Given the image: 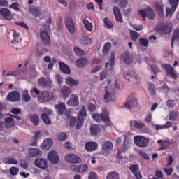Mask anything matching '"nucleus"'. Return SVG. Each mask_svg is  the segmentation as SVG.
I'll list each match as a JSON object with an SVG mask.
<instances>
[{
  "instance_id": "nucleus-1",
  "label": "nucleus",
  "mask_w": 179,
  "mask_h": 179,
  "mask_svg": "<svg viewBox=\"0 0 179 179\" xmlns=\"http://www.w3.org/2000/svg\"><path fill=\"white\" fill-rule=\"evenodd\" d=\"M138 15L142 17V20H146V17L152 20L155 17V11H153L152 7L148 6L146 9L140 10Z\"/></svg>"
},
{
  "instance_id": "nucleus-2",
  "label": "nucleus",
  "mask_w": 179,
  "mask_h": 179,
  "mask_svg": "<svg viewBox=\"0 0 179 179\" xmlns=\"http://www.w3.org/2000/svg\"><path fill=\"white\" fill-rule=\"evenodd\" d=\"M124 76L127 80H129L130 82H132V83L138 84L141 83L139 76L134 71L128 70L125 71Z\"/></svg>"
},
{
  "instance_id": "nucleus-3",
  "label": "nucleus",
  "mask_w": 179,
  "mask_h": 179,
  "mask_svg": "<svg viewBox=\"0 0 179 179\" xmlns=\"http://www.w3.org/2000/svg\"><path fill=\"white\" fill-rule=\"evenodd\" d=\"M103 101L110 103L115 101V91L112 88L105 87V94L103 96Z\"/></svg>"
},
{
  "instance_id": "nucleus-4",
  "label": "nucleus",
  "mask_w": 179,
  "mask_h": 179,
  "mask_svg": "<svg viewBox=\"0 0 179 179\" xmlns=\"http://www.w3.org/2000/svg\"><path fill=\"white\" fill-rule=\"evenodd\" d=\"M162 69L165 71L166 76H171L172 79H177V73L174 71V69L169 64H162Z\"/></svg>"
},
{
  "instance_id": "nucleus-5",
  "label": "nucleus",
  "mask_w": 179,
  "mask_h": 179,
  "mask_svg": "<svg viewBox=\"0 0 179 179\" xmlns=\"http://www.w3.org/2000/svg\"><path fill=\"white\" fill-rule=\"evenodd\" d=\"M134 143L138 148H146L149 145V138L142 136H136L134 137Z\"/></svg>"
},
{
  "instance_id": "nucleus-6",
  "label": "nucleus",
  "mask_w": 179,
  "mask_h": 179,
  "mask_svg": "<svg viewBox=\"0 0 179 179\" xmlns=\"http://www.w3.org/2000/svg\"><path fill=\"white\" fill-rule=\"evenodd\" d=\"M113 148H114V145L110 141H105L102 143L101 152L103 155H110L111 153V150H113Z\"/></svg>"
},
{
  "instance_id": "nucleus-7",
  "label": "nucleus",
  "mask_w": 179,
  "mask_h": 179,
  "mask_svg": "<svg viewBox=\"0 0 179 179\" xmlns=\"http://www.w3.org/2000/svg\"><path fill=\"white\" fill-rule=\"evenodd\" d=\"M92 118L97 122H101V121H104V122H110V118H108V115L106 113H102L101 115L99 113H93Z\"/></svg>"
},
{
  "instance_id": "nucleus-8",
  "label": "nucleus",
  "mask_w": 179,
  "mask_h": 179,
  "mask_svg": "<svg viewBox=\"0 0 179 179\" xmlns=\"http://www.w3.org/2000/svg\"><path fill=\"white\" fill-rule=\"evenodd\" d=\"M65 160L67 161L68 163H72L73 164L82 163V159L80 157L75 154H67L65 156Z\"/></svg>"
},
{
  "instance_id": "nucleus-9",
  "label": "nucleus",
  "mask_w": 179,
  "mask_h": 179,
  "mask_svg": "<svg viewBox=\"0 0 179 179\" xmlns=\"http://www.w3.org/2000/svg\"><path fill=\"white\" fill-rule=\"evenodd\" d=\"M20 34L15 30H11L8 32V38L13 43V44H17L19 43V37Z\"/></svg>"
},
{
  "instance_id": "nucleus-10",
  "label": "nucleus",
  "mask_w": 179,
  "mask_h": 179,
  "mask_svg": "<svg viewBox=\"0 0 179 179\" xmlns=\"http://www.w3.org/2000/svg\"><path fill=\"white\" fill-rule=\"evenodd\" d=\"M129 170L136 179L142 178V173H141V170H139V165H131L129 166Z\"/></svg>"
},
{
  "instance_id": "nucleus-11",
  "label": "nucleus",
  "mask_w": 179,
  "mask_h": 179,
  "mask_svg": "<svg viewBox=\"0 0 179 179\" xmlns=\"http://www.w3.org/2000/svg\"><path fill=\"white\" fill-rule=\"evenodd\" d=\"M121 61H123L124 64L128 65L134 62V57L129 54V52H124L120 57Z\"/></svg>"
},
{
  "instance_id": "nucleus-12",
  "label": "nucleus",
  "mask_w": 179,
  "mask_h": 179,
  "mask_svg": "<svg viewBox=\"0 0 179 179\" xmlns=\"http://www.w3.org/2000/svg\"><path fill=\"white\" fill-rule=\"evenodd\" d=\"M48 160H49L52 164H58L59 160L58 153L55 151H50L48 155Z\"/></svg>"
},
{
  "instance_id": "nucleus-13",
  "label": "nucleus",
  "mask_w": 179,
  "mask_h": 179,
  "mask_svg": "<svg viewBox=\"0 0 179 179\" xmlns=\"http://www.w3.org/2000/svg\"><path fill=\"white\" fill-rule=\"evenodd\" d=\"M34 165L38 169H47L48 167L47 159L37 158L34 162Z\"/></svg>"
},
{
  "instance_id": "nucleus-14",
  "label": "nucleus",
  "mask_w": 179,
  "mask_h": 179,
  "mask_svg": "<svg viewBox=\"0 0 179 179\" xmlns=\"http://www.w3.org/2000/svg\"><path fill=\"white\" fill-rule=\"evenodd\" d=\"M6 100L11 102L19 101L20 100V94L17 91H12L7 95Z\"/></svg>"
},
{
  "instance_id": "nucleus-15",
  "label": "nucleus",
  "mask_w": 179,
  "mask_h": 179,
  "mask_svg": "<svg viewBox=\"0 0 179 179\" xmlns=\"http://www.w3.org/2000/svg\"><path fill=\"white\" fill-rule=\"evenodd\" d=\"M67 106L69 107H78L79 106V98L76 94H72L69 100L67 101Z\"/></svg>"
},
{
  "instance_id": "nucleus-16",
  "label": "nucleus",
  "mask_w": 179,
  "mask_h": 179,
  "mask_svg": "<svg viewBox=\"0 0 179 179\" xmlns=\"http://www.w3.org/2000/svg\"><path fill=\"white\" fill-rule=\"evenodd\" d=\"M113 13L115 17L116 22L122 23V15H121V10H120V7H118V6H114L113 7Z\"/></svg>"
},
{
  "instance_id": "nucleus-17",
  "label": "nucleus",
  "mask_w": 179,
  "mask_h": 179,
  "mask_svg": "<svg viewBox=\"0 0 179 179\" xmlns=\"http://www.w3.org/2000/svg\"><path fill=\"white\" fill-rule=\"evenodd\" d=\"M40 37L43 44H45V45H50V43H51V39L50 38V35H48V33L47 31H41L40 33Z\"/></svg>"
},
{
  "instance_id": "nucleus-18",
  "label": "nucleus",
  "mask_w": 179,
  "mask_h": 179,
  "mask_svg": "<svg viewBox=\"0 0 179 179\" xmlns=\"http://www.w3.org/2000/svg\"><path fill=\"white\" fill-rule=\"evenodd\" d=\"M39 99L40 100H43V101H50V100L54 99V96H52V93L43 91L41 92V95H39Z\"/></svg>"
},
{
  "instance_id": "nucleus-19",
  "label": "nucleus",
  "mask_w": 179,
  "mask_h": 179,
  "mask_svg": "<svg viewBox=\"0 0 179 179\" xmlns=\"http://www.w3.org/2000/svg\"><path fill=\"white\" fill-rule=\"evenodd\" d=\"M66 26L71 34H73V33H75V22H73V20H72V18H67L66 21Z\"/></svg>"
},
{
  "instance_id": "nucleus-20",
  "label": "nucleus",
  "mask_w": 179,
  "mask_h": 179,
  "mask_svg": "<svg viewBox=\"0 0 179 179\" xmlns=\"http://www.w3.org/2000/svg\"><path fill=\"white\" fill-rule=\"evenodd\" d=\"M97 143L89 141L85 144V148L87 152H94L97 149Z\"/></svg>"
},
{
  "instance_id": "nucleus-21",
  "label": "nucleus",
  "mask_w": 179,
  "mask_h": 179,
  "mask_svg": "<svg viewBox=\"0 0 179 179\" xmlns=\"http://www.w3.org/2000/svg\"><path fill=\"white\" fill-rule=\"evenodd\" d=\"M38 84L41 87H50L51 86V80L43 77L38 79Z\"/></svg>"
},
{
  "instance_id": "nucleus-22",
  "label": "nucleus",
  "mask_w": 179,
  "mask_h": 179,
  "mask_svg": "<svg viewBox=\"0 0 179 179\" xmlns=\"http://www.w3.org/2000/svg\"><path fill=\"white\" fill-rule=\"evenodd\" d=\"M159 31L162 33V34H169V33L171 31V24H164L159 29Z\"/></svg>"
},
{
  "instance_id": "nucleus-23",
  "label": "nucleus",
  "mask_w": 179,
  "mask_h": 179,
  "mask_svg": "<svg viewBox=\"0 0 179 179\" xmlns=\"http://www.w3.org/2000/svg\"><path fill=\"white\" fill-rule=\"evenodd\" d=\"M28 119L35 127H37L38 124H40V117H38V115L37 114H29L28 115Z\"/></svg>"
},
{
  "instance_id": "nucleus-24",
  "label": "nucleus",
  "mask_w": 179,
  "mask_h": 179,
  "mask_svg": "<svg viewBox=\"0 0 179 179\" xmlns=\"http://www.w3.org/2000/svg\"><path fill=\"white\" fill-rule=\"evenodd\" d=\"M155 8L157 10L159 16H163L164 13V8H163V3L160 1H155Z\"/></svg>"
},
{
  "instance_id": "nucleus-25",
  "label": "nucleus",
  "mask_w": 179,
  "mask_h": 179,
  "mask_svg": "<svg viewBox=\"0 0 179 179\" xmlns=\"http://www.w3.org/2000/svg\"><path fill=\"white\" fill-rule=\"evenodd\" d=\"M136 104H138V101L136 99V98H132L131 100L124 103V108L127 110H131V108H134Z\"/></svg>"
},
{
  "instance_id": "nucleus-26",
  "label": "nucleus",
  "mask_w": 179,
  "mask_h": 179,
  "mask_svg": "<svg viewBox=\"0 0 179 179\" xmlns=\"http://www.w3.org/2000/svg\"><path fill=\"white\" fill-rule=\"evenodd\" d=\"M51 146H52V139L46 138L43 141L42 145H41V148L43 150H48V149H50Z\"/></svg>"
},
{
  "instance_id": "nucleus-27",
  "label": "nucleus",
  "mask_w": 179,
  "mask_h": 179,
  "mask_svg": "<svg viewBox=\"0 0 179 179\" xmlns=\"http://www.w3.org/2000/svg\"><path fill=\"white\" fill-rule=\"evenodd\" d=\"M157 143L159 145V150H166L168 148H170V141H162V140H157Z\"/></svg>"
},
{
  "instance_id": "nucleus-28",
  "label": "nucleus",
  "mask_w": 179,
  "mask_h": 179,
  "mask_svg": "<svg viewBox=\"0 0 179 179\" xmlns=\"http://www.w3.org/2000/svg\"><path fill=\"white\" fill-rule=\"evenodd\" d=\"M55 108H56L59 115H62V114H64V113H65L66 110V106L64 103H60L59 104L55 105Z\"/></svg>"
},
{
  "instance_id": "nucleus-29",
  "label": "nucleus",
  "mask_w": 179,
  "mask_h": 179,
  "mask_svg": "<svg viewBox=\"0 0 179 179\" xmlns=\"http://www.w3.org/2000/svg\"><path fill=\"white\" fill-rule=\"evenodd\" d=\"M59 66L60 71H62V72H63L64 73H66V75H69V73H71V69L65 63L59 62Z\"/></svg>"
},
{
  "instance_id": "nucleus-30",
  "label": "nucleus",
  "mask_w": 179,
  "mask_h": 179,
  "mask_svg": "<svg viewBox=\"0 0 179 179\" xmlns=\"http://www.w3.org/2000/svg\"><path fill=\"white\" fill-rule=\"evenodd\" d=\"M60 93L63 97H69V95L72 94V90L66 86H64L61 88Z\"/></svg>"
},
{
  "instance_id": "nucleus-31",
  "label": "nucleus",
  "mask_w": 179,
  "mask_h": 179,
  "mask_svg": "<svg viewBox=\"0 0 179 179\" xmlns=\"http://www.w3.org/2000/svg\"><path fill=\"white\" fill-rule=\"evenodd\" d=\"M0 13L5 17V19H7V20H11L12 19V13H10V10L8 8H1L0 10Z\"/></svg>"
},
{
  "instance_id": "nucleus-32",
  "label": "nucleus",
  "mask_w": 179,
  "mask_h": 179,
  "mask_svg": "<svg viewBox=\"0 0 179 179\" xmlns=\"http://www.w3.org/2000/svg\"><path fill=\"white\" fill-rule=\"evenodd\" d=\"M89 64V62L87 61V59L81 57L78 59L77 61H76V65L78 68H84V66H86Z\"/></svg>"
},
{
  "instance_id": "nucleus-33",
  "label": "nucleus",
  "mask_w": 179,
  "mask_h": 179,
  "mask_svg": "<svg viewBox=\"0 0 179 179\" xmlns=\"http://www.w3.org/2000/svg\"><path fill=\"white\" fill-rule=\"evenodd\" d=\"M173 44H176L177 45H179V29H177L173 31L171 41V47H173Z\"/></svg>"
},
{
  "instance_id": "nucleus-34",
  "label": "nucleus",
  "mask_w": 179,
  "mask_h": 179,
  "mask_svg": "<svg viewBox=\"0 0 179 179\" xmlns=\"http://www.w3.org/2000/svg\"><path fill=\"white\" fill-rule=\"evenodd\" d=\"M66 85L73 87V86H78L79 85V80L72 78V77L66 78Z\"/></svg>"
},
{
  "instance_id": "nucleus-35",
  "label": "nucleus",
  "mask_w": 179,
  "mask_h": 179,
  "mask_svg": "<svg viewBox=\"0 0 179 179\" xmlns=\"http://www.w3.org/2000/svg\"><path fill=\"white\" fill-rule=\"evenodd\" d=\"M41 150L38 148H29V156H32V157H37L38 156H41Z\"/></svg>"
},
{
  "instance_id": "nucleus-36",
  "label": "nucleus",
  "mask_w": 179,
  "mask_h": 179,
  "mask_svg": "<svg viewBox=\"0 0 179 179\" xmlns=\"http://www.w3.org/2000/svg\"><path fill=\"white\" fill-rule=\"evenodd\" d=\"M171 127V122H167L165 124H154V128L156 131H160V129H167Z\"/></svg>"
},
{
  "instance_id": "nucleus-37",
  "label": "nucleus",
  "mask_w": 179,
  "mask_h": 179,
  "mask_svg": "<svg viewBox=\"0 0 179 179\" xmlns=\"http://www.w3.org/2000/svg\"><path fill=\"white\" fill-rule=\"evenodd\" d=\"M90 132L91 135L96 136L98 134H100V127L96 124H92L90 126Z\"/></svg>"
},
{
  "instance_id": "nucleus-38",
  "label": "nucleus",
  "mask_w": 179,
  "mask_h": 179,
  "mask_svg": "<svg viewBox=\"0 0 179 179\" xmlns=\"http://www.w3.org/2000/svg\"><path fill=\"white\" fill-rule=\"evenodd\" d=\"M29 10L33 16H36V17L41 15V12L34 6H30L29 8Z\"/></svg>"
},
{
  "instance_id": "nucleus-39",
  "label": "nucleus",
  "mask_w": 179,
  "mask_h": 179,
  "mask_svg": "<svg viewBox=\"0 0 179 179\" xmlns=\"http://www.w3.org/2000/svg\"><path fill=\"white\" fill-rule=\"evenodd\" d=\"M4 121L7 128H12V127H15V120L13 118L10 117H6Z\"/></svg>"
},
{
  "instance_id": "nucleus-40",
  "label": "nucleus",
  "mask_w": 179,
  "mask_h": 179,
  "mask_svg": "<svg viewBox=\"0 0 179 179\" xmlns=\"http://www.w3.org/2000/svg\"><path fill=\"white\" fill-rule=\"evenodd\" d=\"M83 24L85 27L87 31H92L93 29V24H92V22H89V20L86 19H83Z\"/></svg>"
},
{
  "instance_id": "nucleus-41",
  "label": "nucleus",
  "mask_w": 179,
  "mask_h": 179,
  "mask_svg": "<svg viewBox=\"0 0 179 179\" xmlns=\"http://www.w3.org/2000/svg\"><path fill=\"white\" fill-rule=\"evenodd\" d=\"M22 99L23 101H25V103H29V101L31 100V96L29 94V90H25L23 91L22 94Z\"/></svg>"
},
{
  "instance_id": "nucleus-42",
  "label": "nucleus",
  "mask_w": 179,
  "mask_h": 179,
  "mask_svg": "<svg viewBox=\"0 0 179 179\" xmlns=\"http://www.w3.org/2000/svg\"><path fill=\"white\" fill-rule=\"evenodd\" d=\"M80 43L83 45H90L92 44V38L89 36H83L80 38Z\"/></svg>"
},
{
  "instance_id": "nucleus-43",
  "label": "nucleus",
  "mask_w": 179,
  "mask_h": 179,
  "mask_svg": "<svg viewBox=\"0 0 179 179\" xmlns=\"http://www.w3.org/2000/svg\"><path fill=\"white\" fill-rule=\"evenodd\" d=\"M66 117L68 118L69 127H71V128H75L76 125V121H77L76 117L73 116H69L68 115H66Z\"/></svg>"
},
{
  "instance_id": "nucleus-44",
  "label": "nucleus",
  "mask_w": 179,
  "mask_h": 179,
  "mask_svg": "<svg viewBox=\"0 0 179 179\" xmlns=\"http://www.w3.org/2000/svg\"><path fill=\"white\" fill-rule=\"evenodd\" d=\"M76 129H80L83 125L84 119L82 116H78L76 120Z\"/></svg>"
},
{
  "instance_id": "nucleus-45",
  "label": "nucleus",
  "mask_w": 179,
  "mask_h": 179,
  "mask_svg": "<svg viewBox=\"0 0 179 179\" xmlns=\"http://www.w3.org/2000/svg\"><path fill=\"white\" fill-rule=\"evenodd\" d=\"M106 179H120V173L117 172H110L106 176Z\"/></svg>"
},
{
  "instance_id": "nucleus-46",
  "label": "nucleus",
  "mask_w": 179,
  "mask_h": 179,
  "mask_svg": "<svg viewBox=\"0 0 179 179\" xmlns=\"http://www.w3.org/2000/svg\"><path fill=\"white\" fill-rule=\"evenodd\" d=\"M74 52L78 57H83V55H86V52L78 47L74 48Z\"/></svg>"
},
{
  "instance_id": "nucleus-47",
  "label": "nucleus",
  "mask_w": 179,
  "mask_h": 179,
  "mask_svg": "<svg viewBox=\"0 0 179 179\" xmlns=\"http://www.w3.org/2000/svg\"><path fill=\"white\" fill-rule=\"evenodd\" d=\"M148 89L151 96H155V94H156V88L155 87V85H153V83H148Z\"/></svg>"
},
{
  "instance_id": "nucleus-48",
  "label": "nucleus",
  "mask_w": 179,
  "mask_h": 179,
  "mask_svg": "<svg viewBox=\"0 0 179 179\" xmlns=\"http://www.w3.org/2000/svg\"><path fill=\"white\" fill-rule=\"evenodd\" d=\"M110 50H111V43L107 42L103 48L102 52L103 54H107Z\"/></svg>"
},
{
  "instance_id": "nucleus-49",
  "label": "nucleus",
  "mask_w": 179,
  "mask_h": 179,
  "mask_svg": "<svg viewBox=\"0 0 179 179\" xmlns=\"http://www.w3.org/2000/svg\"><path fill=\"white\" fill-rule=\"evenodd\" d=\"M77 8L78 6H76V2H75L73 0L70 1L69 3V10L73 12V10H75Z\"/></svg>"
},
{
  "instance_id": "nucleus-50",
  "label": "nucleus",
  "mask_w": 179,
  "mask_h": 179,
  "mask_svg": "<svg viewBox=\"0 0 179 179\" xmlns=\"http://www.w3.org/2000/svg\"><path fill=\"white\" fill-rule=\"evenodd\" d=\"M178 116V111H176V110L172 111L169 113V120H170V121H174Z\"/></svg>"
},
{
  "instance_id": "nucleus-51",
  "label": "nucleus",
  "mask_w": 179,
  "mask_h": 179,
  "mask_svg": "<svg viewBox=\"0 0 179 179\" xmlns=\"http://www.w3.org/2000/svg\"><path fill=\"white\" fill-rule=\"evenodd\" d=\"M41 118L43 121V122H45V124H51V119H50V117H48V115L45 114V113H43L41 115Z\"/></svg>"
},
{
  "instance_id": "nucleus-52",
  "label": "nucleus",
  "mask_w": 179,
  "mask_h": 179,
  "mask_svg": "<svg viewBox=\"0 0 179 179\" xmlns=\"http://www.w3.org/2000/svg\"><path fill=\"white\" fill-rule=\"evenodd\" d=\"M41 118L43 121V122H45V124H51V119H50V117H48V115L45 114V113H43L41 115Z\"/></svg>"
},
{
  "instance_id": "nucleus-53",
  "label": "nucleus",
  "mask_w": 179,
  "mask_h": 179,
  "mask_svg": "<svg viewBox=\"0 0 179 179\" xmlns=\"http://www.w3.org/2000/svg\"><path fill=\"white\" fill-rule=\"evenodd\" d=\"M129 33L131 40H138V38H139V34H138V32L129 30Z\"/></svg>"
},
{
  "instance_id": "nucleus-54",
  "label": "nucleus",
  "mask_w": 179,
  "mask_h": 179,
  "mask_svg": "<svg viewBox=\"0 0 179 179\" xmlns=\"http://www.w3.org/2000/svg\"><path fill=\"white\" fill-rule=\"evenodd\" d=\"M139 44L141 45V47H148V45H149V41L145 38H141L139 39Z\"/></svg>"
},
{
  "instance_id": "nucleus-55",
  "label": "nucleus",
  "mask_w": 179,
  "mask_h": 179,
  "mask_svg": "<svg viewBox=\"0 0 179 179\" xmlns=\"http://www.w3.org/2000/svg\"><path fill=\"white\" fill-rule=\"evenodd\" d=\"M174 12H176V8H173V7L166 8V15L169 16V17L173 16V13H174Z\"/></svg>"
},
{
  "instance_id": "nucleus-56",
  "label": "nucleus",
  "mask_w": 179,
  "mask_h": 179,
  "mask_svg": "<svg viewBox=\"0 0 179 179\" xmlns=\"http://www.w3.org/2000/svg\"><path fill=\"white\" fill-rule=\"evenodd\" d=\"M103 24L106 29H111V27H113V24L110 22V20L107 17L103 19Z\"/></svg>"
},
{
  "instance_id": "nucleus-57",
  "label": "nucleus",
  "mask_w": 179,
  "mask_h": 179,
  "mask_svg": "<svg viewBox=\"0 0 179 179\" xmlns=\"http://www.w3.org/2000/svg\"><path fill=\"white\" fill-rule=\"evenodd\" d=\"M108 71H107V70H103L100 73L99 80H104V79H106V78H108Z\"/></svg>"
},
{
  "instance_id": "nucleus-58",
  "label": "nucleus",
  "mask_w": 179,
  "mask_h": 179,
  "mask_svg": "<svg viewBox=\"0 0 179 179\" xmlns=\"http://www.w3.org/2000/svg\"><path fill=\"white\" fill-rule=\"evenodd\" d=\"M9 8H11V9H13L17 12H19V10H20V5L17 2H14L12 4L9 5Z\"/></svg>"
},
{
  "instance_id": "nucleus-59",
  "label": "nucleus",
  "mask_w": 179,
  "mask_h": 179,
  "mask_svg": "<svg viewBox=\"0 0 179 179\" xmlns=\"http://www.w3.org/2000/svg\"><path fill=\"white\" fill-rule=\"evenodd\" d=\"M134 124L135 128H138L139 129H142L145 127V124L141 121L135 120Z\"/></svg>"
},
{
  "instance_id": "nucleus-60",
  "label": "nucleus",
  "mask_w": 179,
  "mask_h": 179,
  "mask_svg": "<svg viewBox=\"0 0 179 179\" xmlns=\"http://www.w3.org/2000/svg\"><path fill=\"white\" fill-rule=\"evenodd\" d=\"M168 1L169 2V5H171L173 9H177L179 0H168Z\"/></svg>"
},
{
  "instance_id": "nucleus-61",
  "label": "nucleus",
  "mask_w": 179,
  "mask_h": 179,
  "mask_svg": "<svg viewBox=\"0 0 179 179\" xmlns=\"http://www.w3.org/2000/svg\"><path fill=\"white\" fill-rule=\"evenodd\" d=\"M30 93L33 97H37V96H40V92L37 88H32L30 90Z\"/></svg>"
},
{
  "instance_id": "nucleus-62",
  "label": "nucleus",
  "mask_w": 179,
  "mask_h": 179,
  "mask_svg": "<svg viewBox=\"0 0 179 179\" xmlns=\"http://www.w3.org/2000/svg\"><path fill=\"white\" fill-rule=\"evenodd\" d=\"M87 165L81 164L78 166V173H85V171H87Z\"/></svg>"
},
{
  "instance_id": "nucleus-63",
  "label": "nucleus",
  "mask_w": 179,
  "mask_h": 179,
  "mask_svg": "<svg viewBox=\"0 0 179 179\" xmlns=\"http://www.w3.org/2000/svg\"><path fill=\"white\" fill-rule=\"evenodd\" d=\"M67 138V135L66 133L62 132V133H59L57 134V139H59V141H65Z\"/></svg>"
},
{
  "instance_id": "nucleus-64",
  "label": "nucleus",
  "mask_w": 179,
  "mask_h": 179,
  "mask_svg": "<svg viewBox=\"0 0 179 179\" xmlns=\"http://www.w3.org/2000/svg\"><path fill=\"white\" fill-rule=\"evenodd\" d=\"M88 179H99V176H97V174L95 172H90Z\"/></svg>"
}]
</instances>
